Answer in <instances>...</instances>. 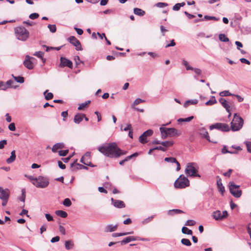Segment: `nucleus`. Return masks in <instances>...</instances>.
<instances>
[{
  "label": "nucleus",
  "mask_w": 251,
  "mask_h": 251,
  "mask_svg": "<svg viewBox=\"0 0 251 251\" xmlns=\"http://www.w3.org/2000/svg\"><path fill=\"white\" fill-rule=\"evenodd\" d=\"M74 246V242L72 240L66 241L65 242V248L70 250L73 249Z\"/></svg>",
  "instance_id": "obj_27"
},
{
  "label": "nucleus",
  "mask_w": 251,
  "mask_h": 251,
  "mask_svg": "<svg viewBox=\"0 0 251 251\" xmlns=\"http://www.w3.org/2000/svg\"><path fill=\"white\" fill-rule=\"evenodd\" d=\"M152 133L153 131L151 129H149L146 131L139 137V141L142 144H145L147 143V137L151 136L152 134Z\"/></svg>",
  "instance_id": "obj_12"
},
{
  "label": "nucleus",
  "mask_w": 251,
  "mask_h": 251,
  "mask_svg": "<svg viewBox=\"0 0 251 251\" xmlns=\"http://www.w3.org/2000/svg\"><path fill=\"white\" fill-rule=\"evenodd\" d=\"M199 134L202 136V137L206 139L207 141L211 142L209 134L204 127L200 128L199 129Z\"/></svg>",
  "instance_id": "obj_16"
},
{
  "label": "nucleus",
  "mask_w": 251,
  "mask_h": 251,
  "mask_svg": "<svg viewBox=\"0 0 251 251\" xmlns=\"http://www.w3.org/2000/svg\"><path fill=\"white\" fill-rule=\"evenodd\" d=\"M59 231L63 235H65L66 234V230L64 226H59Z\"/></svg>",
  "instance_id": "obj_60"
},
{
  "label": "nucleus",
  "mask_w": 251,
  "mask_h": 251,
  "mask_svg": "<svg viewBox=\"0 0 251 251\" xmlns=\"http://www.w3.org/2000/svg\"><path fill=\"white\" fill-rule=\"evenodd\" d=\"M198 100L196 99L188 100L186 101L184 103V106L185 107H187L190 104H196L198 103Z\"/></svg>",
  "instance_id": "obj_29"
},
{
  "label": "nucleus",
  "mask_w": 251,
  "mask_h": 251,
  "mask_svg": "<svg viewBox=\"0 0 251 251\" xmlns=\"http://www.w3.org/2000/svg\"><path fill=\"white\" fill-rule=\"evenodd\" d=\"M0 199L8 200L10 196V190L8 189H3L0 192Z\"/></svg>",
  "instance_id": "obj_17"
},
{
  "label": "nucleus",
  "mask_w": 251,
  "mask_h": 251,
  "mask_svg": "<svg viewBox=\"0 0 251 251\" xmlns=\"http://www.w3.org/2000/svg\"><path fill=\"white\" fill-rule=\"evenodd\" d=\"M217 178H218V179L217 181V185L218 190L222 194H223L225 192V187L223 185L221 179L219 176H217Z\"/></svg>",
  "instance_id": "obj_22"
},
{
  "label": "nucleus",
  "mask_w": 251,
  "mask_h": 251,
  "mask_svg": "<svg viewBox=\"0 0 251 251\" xmlns=\"http://www.w3.org/2000/svg\"><path fill=\"white\" fill-rule=\"evenodd\" d=\"M219 40L224 42H227L229 41V39L227 38L225 34H220L219 35Z\"/></svg>",
  "instance_id": "obj_36"
},
{
  "label": "nucleus",
  "mask_w": 251,
  "mask_h": 251,
  "mask_svg": "<svg viewBox=\"0 0 251 251\" xmlns=\"http://www.w3.org/2000/svg\"><path fill=\"white\" fill-rule=\"evenodd\" d=\"M68 40L69 41L70 43H71L76 47V50H82L80 42L75 36H70L68 38Z\"/></svg>",
  "instance_id": "obj_10"
},
{
  "label": "nucleus",
  "mask_w": 251,
  "mask_h": 251,
  "mask_svg": "<svg viewBox=\"0 0 251 251\" xmlns=\"http://www.w3.org/2000/svg\"><path fill=\"white\" fill-rule=\"evenodd\" d=\"M64 147V144L63 143H56L53 146L52 148V151L53 152H56L58 150L63 149Z\"/></svg>",
  "instance_id": "obj_24"
},
{
  "label": "nucleus",
  "mask_w": 251,
  "mask_h": 251,
  "mask_svg": "<svg viewBox=\"0 0 251 251\" xmlns=\"http://www.w3.org/2000/svg\"><path fill=\"white\" fill-rule=\"evenodd\" d=\"M118 228V225H107L104 229V231L106 232H110L115 231Z\"/></svg>",
  "instance_id": "obj_19"
},
{
  "label": "nucleus",
  "mask_w": 251,
  "mask_h": 251,
  "mask_svg": "<svg viewBox=\"0 0 251 251\" xmlns=\"http://www.w3.org/2000/svg\"><path fill=\"white\" fill-rule=\"evenodd\" d=\"M196 224V222L194 220H188L186 221L185 224V226H193Z\"/></svg>",
  "instance_id": "obj_48"
},
{
  "label": "nucleus",
  "mask_w": 251,
  "mask_h": 251,
  "mask_svg": "<svg viewBox=\"0 0 251 251\" xmlns=\"http://www.w3.org/2000/svg\"><path fill=\"white\" fill-rule=\"evenodd\" d=\"M182 64L183 65H184L187 71L191 70L193 69V67L189 65V64L188 63V62L187 61H186L185 60H184V59L182 60Z\"/></svg>",
  "instance_id": "obj_37"
},
{
  "label": "nucleus",
  "mask_w": 251,
  "mask_h": 251,
  "mask_svg": "<svg viewBox=\"0 0 251 251\" xmlns=\"http://www.w3.org/2000/svg\"><path fill=\"white\" fill-rule=\"evenodd\" d=\"M244 124L243 119L237 115V113L234 114L233 119L231 122V128L232 131H238L243 126Z\"/></svg>",
  "instance_id": "obj_5"
},
{
  "label": "nucleus",
  "mask_w": 251,
  "mask_h": 251,
  "mask_svg": "<svg viewBox=\"0 0 251 251\" xmlns=\"http://www.w3.org/2000/svg\"><path fill=\"white\" fill-rule=\"evenodd\" d=\"M77 160L74 161V163L71 164V167L73 170H79L82 169H87V168L82 165L77 163Z\"/></svg>",
  "instance_id": "obj_21"
},
{
  "label": "nucleus",
  "mask_w": 251,
  "mask_h": 251,
  "mask_svg": "<svg viewBox=\"0 0 251 251\" xmlns=\"http://www.w3.org/2000/svg\"><path fill=\"white\" fill-rule=\"evenodd\" d=\"M111 200L113 205L117 208H121L125 207V203L122 201L114 200L113 198H111Z\"/></svg>",
  "instance_id": "obj_15"
},
{
  "label": "nucleus",
  "mask_w": 251,
  "mask_h": 251,
  "mask_svg": "<svg viewBox=\"0 0 251 251\" xmlns=\"http://www.w3.org/2000/svg\"><path fill=\"white\" fill-rule=\"evenodd\" d=\"M199 167L196 163H188L185 170L186 175L190 177H201V176L198 174Z\"/></svg>",
  "instance_id": "obj_2"
},
{
  "label": "nucleus",
  "mask_w": 251,
  "mask_h": 251,
  "mask_svg": "<svg viewBox=\"0 0 251 251\" xmlns=\"http://www.w3.org/2000/svg\"><path fill=\"white\" fill-rule=\"evenodd\" d=\"M14 83V81L10 79L8 80L6 83L5 85L7 87V89L10 88L12 87V84Z\"/></svg>",
  "instance_id": "obj_58"
},
{
  "label": "nucleus",
  "mask_w": 251,
  "mask_h": 251,
  "mask_svg": "<svg viewBox=\"0 0 251 251\" xmlns=\"http://www.w3.org/2000/svg\"><path fill=\"white\" fill-rule=\"evenodd\" d=\"M68 150L60 151H59V155L61 156H65L68 154Z\"/></svg>",
  "instance_id": "obj_55"
},
{
  "label": "nucleus",
  "mask_w": 251,
  "mask_h": 251,
  "mask_svg": "<svg viewBox=\"0 0 251 251\" xmlns=\"http://www.w3.org/2000/svg\"><path fill=\"white\" fill-rule=\"evenodd\" d=\"M14 31L16 38L19 40L25 41L29 37V32L23 26L15 27Z\"/></svg>",
  "instance_id": "obj_4"
},
{
  "label": "nucleus",
  "mask_w": 251,
  "mask_h": 251,
  "mask_svg": "<svg viewBox=\"0 0 251 251\" xmlns=\"http://www.w3.org/2000/svg\"><path fill=\"white\" fill-rule=\"evenodd\" d=\"M194 118V116H192L186 118H179L177 120L178 123L181 122H189Z\"/></svg>",
  "instance_id": "obj_34"
},
{
  "label": "nucleus",
  "mask_w": 251,
  "mask_h": 251,
  "mask_svg": "<svg viewBox=\"0 0 251 251\" xmlns=\"http://www.w3.org/2000/svg\"><path fill=\"white\" fill-rule=\"evenodd\" d=\"M39 16V15L38 13H33L29 15V17L30 19L34 20V19H37V18H38Z\"/></svg>",
  "instance_id": "obj_57"
},
{
  "label": "nucleus",
  "mask_w": 251,
  "mask_h": 251,
  "mask_svg": "<svg viewBox=\"0 0 251 251\" xmlns=\"http://www.w3.org/2000/svg\"><path fill=\"white\" fill-rule=\"evenodd\" d=\"M145 102L144 100H143L141 99H140V98H137L134 101V102L131 106L132 108H134L135 105H138L142 102Z\"/></svg>",
  "instance_id": "obj_41"
},
{
  "label": "nucleus",
  "mask_w": 251,
  "mask_h": 251,
  "mask_svg": "<svg viewBox=\"0 0 251 251\" xmlns=\"http://www.w3.org/2000/svg\"><path fill=\"white\" fill-rule=\"evenodd\" d=\"M25 189H23L22 190V196L20 198V200L21 201L23 202H25Z\"/></svg>",
  "instance_id": "obj_50"
},
{
  "label": "nucleus",
  "mask_w": 251,
  "mask_h": 251,
  "mask_svg": "<svg viewBox=\"0 0 251 251\" xmlns=\"http://www.w3.org/2000/svg\"><path fill=\"white\" fill-rule=\"evenodd\" d=\"M137 240V237L136 236H128L124 239L121 242V244L122 245L124 244L129 243L131 241H136Z\"/></svg>",
  "instance_id": "obj_20"
},
{
  "label": "nucleus",
  "mask_w": 251,
  "mask_h": 251,
  "mask_svg": "<svg viewBox=\"0 0 251 251\" xmlns=\"http://www.w3.org/2000/svg\"><path fill=\"white\" fill-rule=\"evenodd\" d=\"M134 13L135 15L143 16L145 14V12L142 9L138 8H135L133 9Z\"/></svg>",
  "instance_id": "obj_28"
},
{
  "label": "nucleus",
  "mask_w": 251,
  "mask_h": 251,
  "mask_svg": "<svg viewBox=\"0 0 251 251\" xmlns=\"http://www.w3.org/2000/svg\"><path fill=\"white\" fill-rule=\"evenodd\" d=\"M32 59H34V58L28 55H26L23 63L24 66L29 70H31L33 68V63L31 61Z\"/></svg>",
  "instance_id": "obj_14"
},
{
  "label": "nucleus",
  "mask_w": 251,
  "mask_h": 251,
  "mask_svg": "<svg viewBox=\"0 0 251 251\" xmlns=\"http://www.w3.org/2000/svg\"><path fill=\"white\" fill-rule=\"evenodd\" d=\"M16 159V153H15V151H12L11 152V155L10 157L7 159L6 162L8 164L11 163L13 162Z\"/></svg>",
  "instance_id": "obj_26"
},
{
  "label": "nucleus",
  "mask_w": 251,
  "mask_h": 251,
  "mask_svg": "<svg viewBox=\"0 0 251 251\" xmlns=\"http://www.w3.org/2000/svg\"><path fill=\"white\" fill-rule=\"evenodd\" d=\"M174 144L173 141H164L161 142V145L165 148L170 147Z\"/></svg>",
  "instance_id": "obj_43"
},
{
  "label": "nucleus",
  "mask_w": 251,
  "mask_h": 251,
  "mask_svg": "<svg viewBox=\"0 0 251 251\" xmlns=\"http://www.w3.org/2000/svg\"><path fill=\"white\" fill-rule=\"evenodd\" d=\"M192 70L193 71L195 72V73L198 75H201L202 73V71L201 69L197 68H193V69H192Z\"/></svg>",
  "instance_id": "obj_53"
},
{
  "label": "nucleus",
  "mask_w": 251,
  "mask_h": 251,
  "mask_svg": "<svg viewBox=\"0 0 251 251\" xmlns=\"http://www.w3.org/2000/svg\"><path fill=\"white\" fill-rule=\"evenodd\" d=\"M246 146L248 151L251 153V142H248L246 143Z\"/></svg>",
  "instance_id": "obj_64"
},
{
  "label": "nucleus",
  "mask_w": 251,
  "mask_h": 251,
  "mask_svg": "<svg viewBox=\"0 0 251 251\" xmlns=\"http://www.w3.org/2000/svg\"><path fill=\"white\" fill-rule=\"evenodd\" d=\"M98 150L106 156L110 158H117L126 153L118 148L115 143H110L98 147Z\"/></svg>",
  "instance_id": "obj_1"
},
{
  "label": "nucleus",
  "mask_w": 251,
  "mask_h": 251,
  "mask_svg": "<svg viewBox=\"0 0 251 251\" xmlns=\"http://www.w3.org/2000/svg\"><path fill=\"white\" fill-rule=\"evenodd\" d=\"M48 90H46L44 92V95L45 96V99L47 100H51L53 97V95L52 93L50 92H48Z\"/></svg>",
  "instance_id": "obj_31"
},
{
  "label": "nucleus",
  "mask_w": 251,
  "mask_h": 251,
  "mask_svg": "<svg viewBox=\"0 0 251 251\" xmlns=\"http://www.w3.org/2000/svg\"><path fill=\"white\" fill-rule=\"evenodd\" d=\"M156 6L160 8H163L164 7L167 6L168 4L165 2H158L156 4Z\"/></svg>",
  "instance_id": "obj_56"
},
{
  "label": "nucleus",
  "mask_w": 251,
  "mask_h": 251,
  "mask_svg": "<svg viewBox=\"0 0 251 251\" xmlns=\"http://www.w3.org/2000/svg\"><path fill=\"white\" fill-rule=\"evenodd\" d=\"M133 233V231H131L130 232H123V233H114L112 234V236L114 237H119V236H125L127 235L128 234H131Z\"/></svg>",
  "instance_id": "obj_33"
},
{
  "label": "nucleus",
  "mask_w": 251,
  "mask_h": 251,
  "mask_svg": "<svg viewBox=\"0 0 251 251\" xmlns=\"http://www.w3.org/2000/svg\"><path fill=\"white\" fill-rule=\"evenodd\" d=\"M188 179L183 175H180L179 178L176 180L174 186L176 188H184L189 186Z\"/></svg>",
  "instance_id": "obj_6"
},
{
  "label": "nucleus",
  "mask_w": 251,
  "mask_h": 251,
  "mask_svg": "<svg viewBox=\"0 0 251 251\" xmlns=\"http://www.w3.org/2000/svg\"><path fill=\"white\" fill-rule=\"evenodd\" d=\"M204 19L206 20H215L218 21L219 18H218L214 16H204Z\"/></svg>",
  "instance_id": "obj_49"
},
{
  "label": "nucleus",
  "mask_w": 251,
  "mask_h": 251,
  "mask_svg": "<svg viewBox=\"0 0 251 251\" xmlns=\"http://www.w3.org/2000/svg\"><path fill=\"white\" fill-rule=\"evenodd\" d=\"M159 129L163 139L166 138L168 136L170 137L178 136L181 134L180 130H177L175 128L160 127Z\"/></svg>",
  "instance_id": "obj_3"
},
{
  "label": "nucleus",
  "mask_w": 251,
  "mask_h": 251,
  "mask_svg": "<svg viewBox=\"0 0 251 251\" xmlns=\"http://www.w3.org/2000/svg\"><path fill=\"white\" fill-rule=\"evenodd\" d=\"M240 186L235 184L233 182L229 183V189L231 194L235 198H240L242 195V191L239 189Z\"/></svg>",
  "instance_id": "obj_8"
},
{
  "label": "nucleus",
  "mask_w": 251,
  "mask_h": 251,
  "mask_svg": "<svg viewBox=\"0 0 251 251\" xmlns=\"http://www.w3.org/2000/svg\"><path fill=\"white\" fill-rule=\"evenodd\" d=\"M45 217L49 222L52 221L53 220V217L50 214H46Z\"/></svg>",
  "instance_id": "obj_63"
},
{
  "label": "nucleus",
  "mask_w": 251,
  "mask_h": 251,
  "mask_svg": "<svg viewBox=\"0 0 251 251\" xmlns=\"http://www.w3.org/2000/svg\"><path fill=\"white\" fill-rule=\"evenodd\" d=\"M49 184V179L48 177L39 176L35 181L33 182V185L37 188H45Z\"/></svg>",
  "instance_id": "obj_7"
},
{
  "label": "nucleus",
  "mask_w": 251,
  "mask_h": 251,
  "mask_svg": "<svg viewBox=\"0 0 251 251\" xmlns=\"http://www.w3.org/2000/svg\"><path fill=\"white\" fill-rule=\"evenodd\" d=\"M217 102L214 96H211L210 100L205 103L206 105H212Z\"/></svg>",
  "instance_id": "obj_32"
},
{
  "label": "nucleus",
  "mask_w": 251,
  "mask_h": 251,
  "mask_svg": "<svg viewBox=\"0 0 251 251\" xmlns=\"http://www.w3.org/2000/svg\"><path fill=\"white\" fill-rule=\"evenodd\" d=\"M219 95L221 97H227V96H233V94L230 93L229 92V91H228V90H225V91L221 92L220 93Z\"/></svg>",
  "instance_id": "obj_39"
},
{
  "label": "nucleus",
  "mask_w": 251,
  "mask_h": 251,
  "mask_svg": "<svg viewBox=\"0 0 251 251\" xmlns=\"http://www.w3.org/2000/svg\"><path fill=\"white\" fill-rule=\"evenodd\" d=\"M48 27L51 33H54L56 30V27L55 25H49Z\"/></svg>",
  "instance_id": "obj_46"
},
{
  "label": "nucleus",
  "mask_w": 251,
  "mask_h": 251,
  "mask_svg": "<svg viewBox=\"0 0 251 251\" xmlns=\"http://www.w3.org/2000/svg\"><path fill=\"white\" fill-rule=\"evenodd\" d=\"M184 212L180 209H174L172 210H169L167 212V214L168 215L173 216L175 214H178L180 213H183Z\"/></svg>",
  "instance_id": "obj_25"
},
{
  "label": "nucleus",
  "mask_w": 251,
  "mask_h": 251,
  "mask_svg": "<svg viewBox=\"0 0 251 251\" xmlns=\"http://www.w3.org/2000/svg\"><path fill=\"white\" fill-rule=\"evenodd\" d=\"M181 243L183 245H185L186 246H190L191 245V243L190 241L186 238H183L181 240Z\"/></svg>",
  "instance_id": "obj_42"
},
{
  "label": "nucleus",
  "mask_w": 251,
  "mask_h": 251,
  "mask_svg": "<svg viewBox=\"0 0 251 251\" xmlns=\"http://www.w3.org/2000/svg\"><path fill=\"white\" fill-rule=\"evenodd\" d=\"M44 52L42 51H36L33 55L38 58H42L44 55Z\"/></svg>",
  "instance_id": "obj_52"
},
{
  "label": "nucleus",
  "mask_w": 251,
  "mask_h": 251,
  "mask_svg": "<svg viewBox=\"0 0 251 251\" xmlns=\"http://www.w3.org/2000/svg\"><path fill=\"white\" fill-rule=\"evenodd\" d=\"M90 102L91 101L90 100H88L85 102L80 104L78 107V110H81L83 109V108H85L89 104H90Z\"/></svg>",
  "instance_id": "obj_38"
},
{
  "label": "nucleus",
  "mask_w": 251,
  "mask_h": 251,
  "mask_svg": "<svg viewBox=\"0 0 251 251\" xmlns=\"http://www.w3.org/2000/svg\"><path fill=\"white\" fill-rule=\"evenodd\" d=\"M85 117V114L83 113H77L75 116L74 117V122L75 124H79Z\"/></svg>",
  "instance_id": "obj_18"
},
{
  "label": "nucleus",
  "mask_w": 251,
  "mask_h": 251,
  "mask_svg": "<svg viewBox=\"0 0 251 251\" xmlns=\"http://www.w3.org/2000/svg\"><path fill=\"white\" fill-rule=\"evenodd\" d=\"M185 4V2L176 3L173 7V10L174 11H178L180 9L181 7H183Z\"/></svg>",
  "instance_id": "obj_35"
},
{
  "label": "nucleus",
  "mask_w": 251,
  "mask_h": 251,
  "mask_svg": "<svg viewBox=\"0 0 251 251\" xmlns=\"http://www.w3.org/2000/svg\"><path fill=\"white\" fill-rule=\"evenodd\" d=\"M12 76L17 82L22 83L24 82V78L22 76H15L13 75H12Z\"/></svg>",
  "instance_id": "obj_44"
},
{
  "label": "nucleus",
  "mask_w": 251,
  "mask_h": 251,
  "mask_svg": "<svg viewBox=\"0 0 251 251\" xmlns=\"http://www.w3.org/2000/svg\"><path fill=\"white\" fill-rule=\"evenodd\" d=\"M153 217H154V216H151L149 217L148 218L144 219L142 221V224H146L150 222L153 219Z\"/></svg>",
  "instance_id": "obj_51"
},
{
  "label": "nucleus",
  "mask_w": 251,
  "mask_h": 251,
  "mask_svg": "<svg viewBox=\"0 0 251 251\" xmlns=\"http://www.w3.org/2000/svg\"><path fill=\"white\" fill-rule=\"evenodd\" d=\"M63 204L65 206L69 207L72 205V202L69 198H66L63 202Z\"/></svg>",
  "instance_id": "obj_45"
},
{
  "label": "nucleus",
  "mask_w": 251,
  "mask_h": 251,
  "mask_svg": "<svg viewBox=\"0 0 251 251\" xmlns=\"http://www.w3.org/2000/svg\"><path fill=\"white\" fill-rule=\"evenodd\" d=\"M219 102L226 109L227 112H229L231 110V106L232 105L233 102H228L224 98H221L219 99Z\"/></svg>",
  "instance_id": "obj_13"
},
{
  "label": "nucleus",
  "mask_w": 251,
  "mask_h": 251,
  "mask_svg": "<svg viewBox=\"0 0 251 251\" xmlns=\"http://www.w3.org/2000/svg\"><path fill=\"white\" fill-rule=\"evenodd\" d=\"M212 216L214 219L217 221L222 220L223 219L221 212L220 210H217L213 213Z\"/></svg>",
  "instance_id": "obj_23"
},
{
  "label": "nucleus",
  "mask_w": 251,
  "mask_h": 251,
  "mask_svg": "<svg viewBox=\"0 0 251 251\" xmlns=\"http://www.w3.org/2000/svg\"><path fill=\"white\" fill-rule=\"evenodd\" d=\"M164 160L168 162L176 163L177 162L176 159L174 157H166Z\"/></svg>",
  "instance_id": "obj_47"
},
{
  "label": "nucleus",
  "mask_w": 251,
  "mask_h": 251,
  "mask_svg": "<svg viewBox=\"0 0 251 251\" xmlns=\"http://www.w3.org/2000/svg\"><path fill=\"white\" fill-rule=\"evenodd\" d=\"M181 231L183 233L188 235H192L193 233V232L191 229H188L185 226L182 227Z\"/></svg>",
  "instance_id": "obj_40"
},
{
  "label": "nucleus",
  "mask_w": 251,
  "mask_h": 251,
  "mask_svg": "<svg viewBox=\"0 0 251 251\" xmlns=\"http://www.w3.org/2000/svg\"><path fill=\"white\" fill-rule=\"evenodd\" d=\"M7 89V87L5 85V83L2 81H0V90H6Z\"/></svg>",
  "instance_id": "obj_54"
},
{
  "label": "nucleus",
  "mask_w": 251,
  "mask_h": 251,
  "mask_svg": "<svg viewBox=\"0 0 251 251\" xmlns=\"http://www.w3.org/2000/svg\"><path fill=\"white\" fill-rule=\"evenodd\" d=\"M7 144V141L6 140H3L0 141V149H2L4 145Z\"/></svg>",
  "instance_id": "obj_62"
},
{
  "label": "nucleus",
  "mask_w": 251,
  "mask_h": 251,
  "mask_svg": "<svg viewBox=\"0 0 251 251\" xmlns=\"http://www.w3.org/2000/svg\"><path fill=\"white\" fill-rule=\"evenodd\" d=\"M56 215L62 218H65L67 217V213L64 211L58 210L55 212Z\"/></svg>",
  "instance_id": "obj_30"
},
{
  "label": "nucleus",
  "mask_w": 251,
  "mask_h": 251,
  "mask_svg": "<svg viewBox=\"0 0 251 251\" xmlns=\"http://www.w3.org/2000/svg\"><path fill=\"white\" fill-rule=\"evenodd\" d=\"M75 61L76 65H79L80 63H83V62L80 60L78 56H76L75 57Z\"/></svg>",
  "instance_id": "obj_61"
},
{
  "label": "nucleus",
  "mask_w": 251,
  "mask_h": 251,
  "mask_svg": "<svg viewBox=\"0 0 251 251\" xmlns=\"http://www.w3.org/2000/svg\"><path fill=\"white\" fill-rule=\"evenodd\" d=\"M60 67H68L70 69L73 68V63L70 60L66 58L65 57H60V64L59 65Z\"/></svg>",
  "instance_id": "obj_11"
},
{
  "label": "nucleus",
  "mask_w": 251,
  "mask_h": 251,
  "mask_svg": "<svg viewBox=\"0 0 251 251\" xmlns=\"http://www.w3.org/2000/svg\"><path fill=\"white\" fill-rule=\"evenodd\" d=\"M209 129L211 130L216 129L224 132L228 131L230 130L227 124L225 123H217L209 126Z\"/></svg>",
  "instance_id": "obj_9"
},
{
  "label": "nucleus",
  "mask_w": 251,
  "mask_h": 251,
  "mask_svg": "<svg viewBox=\"0 0 251 251\" xmlns=\"http://www.w3.org/2000/svg\"><path fill=\"white\" fill-rule=\"evenodd\" d=\"M8 128L11 131H15L16 130L15 125L14 123H12L8 126Z\"/></svg>",
  "instance_id": "obj_59"
}]
</instances>
